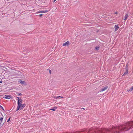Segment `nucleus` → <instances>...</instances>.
Returning <instances> with one entry per match:
<instances>
[{
  "label": "nucleus",
  "instance_id": "19",
  "mask_svg": "<svg viewBox=\"0 0 133 133\" xmlns=\"http://www.w3.org/2000/svg\"><path fill=\"white\" fill-rule=\"evenodd\" d=\"M42 15L43 14H41L39 15V16L40 17H41Z\"/></svg>",
  "mask_w": 133,
  "mask_h": 133
},
{
  "label": "nucleus",
  "instance_id": "17",
  "mask_svg": "<svg viewBox=\"0 0 133 133\" xmlns=\"http://www.w3.org/2000/svg\"><path fill=\"white\" fill-rule=\"evenodd\" d=\"M0 107L3 110H4L3 108L1 106V105H0Z\"/></svg>",
  "mask_w": 133,
  "mask_h": 133
},
{
  "label": "nucleus",
  "instance_id": "13",
  "mask_svg": "<svg viewBox=\"0 0 133 133\" xmlns=\"http://www.w3.org/2000/svg\"><path fill=\"white\" fill-rule=\"evenodd\" d=\"M19 83H21L22 84H24V81H21V80L19 81Z\"/></svg>",
  "mask_w": 133,
  "mask_h": 133
},
{
  "label": "nucleus",
  "instance_id": "21",
  "mask_svg": "<svg viewBox=\"0 0 133 133\" xmlns=\"http://www.w3.org/2000/svg\"><path fill=\"white\" fill-rule=\"evenodd\" d=\"M2 83V81H0V83Z\"/></svg>",
  "mask_w": 133,
  "mask_h": 133
},
{
  "label": "nucleus",
  "instance_id": "9",
  "mask_svg": "<svg viewBox=\"0 0 133 133\" xmlns=\"http://www.w3.org/2000/svg\"><path fill=\"white\" fill-rule=\"evenodd\" d=\"M115 31H116L118 29L119 27L118 25H116L115 26Z\"/></svg>",
  "mask_w": 133,
  "mask_h": 133
},
{
  "label": "nucleus",
  "instance_id": "11",
  "mask_svg": "<svg viewBox=\"0 0 133 133\" xmlns=\"http://www.w3.org/2000/svg\"><path fill=\"white\" fill-rule=\"evenodd\" d=\"M57 108L56 107H55L53 108L50 109L49 110H52V111H55V110L57 109Z\"/></svg>",
  "mask_w": 133,
  "mask_h": 133
},
{
  "label": "nucleus",
  "instance_id": "3",
  "mask_svg": "<svg viewBox=\"0 0 133 133\" xmlns=\"http://www.w3.org/2000/svg\"><path fill=\"white\" fill-rule=\"evenodd\" d=\"M18 99L17 105L22 104V99L20 97H17Z\"/></svg>",
  "mask_w": 133,
  "mask_h": 133
},
{
  "label": "nucleus",
  "instance_id": "7",
  "mask_svg": "<svg viewBox=\"0 0 133 133\" xmlns=\"http://www.w3.org/2000/svg\"><path fill=\"white\" fill-rule=\"evenodd\" d=\"M108 88V86H106L103 88H102L100 90V91H103L106 90Z\"/></svg>",
  "mask_w": 133,
  "mask_h": 133
},
{
  "label": "nucleus",
  "instance_id": "14",
  "mask_svg": "<svg viewBox=\"0 0 133 133\" xmlns=\"http://www.w3.org/2000/svg\"><path fill=\"white\" fill-rule=\"evenodd\" d=\"M95 49L96 50H98L99 49V47L98 46H96L95 47Z\"/></svg>",
  "mask_w": 133,
  "mask_h": 133
},
{
  "label": "nucleus",
  "instance_id": "10",
  "mask_svg": "<svg viewBox=\"0 0 133 133\" xmlns=\"http://www.w3.org/2000/svg\"><path fill=\"white\" fill-rule=\"evenodd\" d=\"M128 17V14H126L125 15L124 17V20H126V19H127Z\"/></svg>",
  "mask_w": 133,
  "mask_h": 133
},
{
  "label": "nucleus",
  "instance_id": "18",
  "mask_svg": "<svg viewBox=\"0 0 133 133\" xmlns=\"http://www.w3.org/2000/svg\"><path fill=\"white\" fill-rule=\"evenodd\" d=\"M18 96H21V95H22V94L21 93H19L18 94Z\"/></svg>",
  "mask_w": 133,
  "mask_h": 133
},
{
  "label": "nucleus",
  "instance_id": "26",
  "mask_svg": "<svg viewBox=\"0 0 133 133\" xmlns=\"http://www.w3.org/2000/svg\"><path fill=\"white\" fill-rule=\"evenodd\" d=\"M82 109H85L84 108H82Z\"/></svg>",
  "mask_w": 133,
  "mask_h": 133
},
{
  "label": "nucleus",
  "instance_id": "24",
  "mask_svg": "<svg viewBox=\"0 0 133 133\" xmlns=\"http://www.w3.org/2000/svg\"><path fill=\"white\" fill-rule=\"evenodd\" d=\"M117 12H116L115 13V14H117Z\"/></svg>",
  "mask_w": 133,
  "mask_h": 133
},
{
  "label": "nucleus",
  "instance_id": "1",
  "mask_svg": "<svg viewBox=\"0 0 133 133\" xmlns=\"http://www.w3.org/2000/svg\"><path fill=\"white\" fill-rule=\"evenodd\" d=\"M133 124V121L128 122L123 125L113 127L109 129L93 128L91 133H121L130 129Z\"/></svg>",
  "mask_w": 133,
  "mask_h": 133
},
{
  "label": "nucleus",
  "instance_id": "25",
  "mask_svg": "<svg viewBox=\"0 0 133 133\" xmlns=\"http://www.w3.org/2000/svg\"><path fill=\"white\" fill-rule=\"evenodd\" d=\"M49 72H50V73H51V70H50Z\"/></svg>",
  "mask_w": 133,
  "mask_h": 133
},
{
  "label": "nucleus",
  "instance_id": "5",
  "mask_svg": "<svg viewBox=\"0 0 133 133\" xmlns=\"http://www.w3.org/2000/svg\"><path fill=\"white\" fill-rule=\"evenodd\" d=\"M11 96L9 95H5L3 98H4L10 99L11 98Z\"/></svg>",
  "mask_w": 133,
  "mask_h": 133
},
{
  "label": "nucleus",
  "instance_id": "4",
  "mask_svg": "<svg viewBox=\"0 0 133 133\" xmlns=\"http://www.w3.org/2000/svg\"><path fill=\"white\" fill-rule=\"evenodd\" d=\"M125 71L124 72L123 75L128 74V66L127 64L125 67Z\"/></svg>",
  "mask_w": 133,
  "mask_h": 133
},
{
  "label": "nucleus",
  "instance_id": "20",
  "mask_svg": "<svg viewBox=\"0 0 133 133\" xmlns=\"http://www.w3.org/2000/svg\"><path fill=\"white\" fill-rule=\"evenodd\" d=\"M10 118L7 121V122H9L10 121Z\"/></svg>",
  "mask_w": 133,
  "mask_h": 133
},
{
  "label": "nucleus",
  "instance_id": "6",
  "mask_svg": "<svg viewBox=\"0 0 133 133\" xmlns=\"http://www.w3.org/2000/svg\"><path fill=\"white\" fill-rule=\"evenodd\" d=\"M48 12V11L47 10L39 11L38 12H37V14L41 13H45L47 12Z\"/></svg>",
  "mask_w": 133,
  "mask_h": 133
},
{
  "label": "nucleus",
  "instance_id": "8",
  "mask_svg": "<svg viewBox=\"0 0 133 133\" xmlns=\"http://www.w3.org/2000/svg\"><path fill=\"white\" fill-rule=\"evenodd\" d=\"M69 41H67L66 42L63 43V45L64 46H65L66 45L68 46V45H69Z\"/></svg>",
  "mask_w": 133,
  "mask_h": 133
},
{
  "label": "nucleus",
  "instance_id": "22",
  "mask_svg": "<svg viewBox=\"0 0 133 133\" xmlns=\"http://www.w3.org/2000/svg\"><path fill=\"white\" fill-rule=\"evenodd\" d=\"M131 88L132 89V90H133V86Z\"/></svg>",
  "mask_w": 133,
  "mask_h": 133
},
{
  "label": "nucleus",
  "instance_id": "16",
  "mask_svg": "<svg viewBox=\"0 0 133 133\" xmlns=\"http://www.w3.org/2000/svg\"><path fill=\"white\" fill-rule=\"evenodd\" d=\"M56 98H58L59 97L63 98V97H61V96H58L56 97Z\"/></svg>",
  "mask_w": 133,
  "mask_h": 133
},
{
  "label": "nucleus",
  "instance_id": "2",
  "mask_svg": "<svg viewBox=\"0 0 133 133\" xmlns=\"http://www.w3.org/2000/svg\"><path fill=\"white\" fill-rule=\"evenodd\" d=\"M25 106V104H22L17 105V109L16 110V111H18L19 109L20 110H21L24 108Z\"/></svg>",
  "mask_w": 133,
  "mask_h": 133
},
{
  "label": "nucleus",
  "instance_id": "23",
  "mask_svg": "<svg viewBox=\"0 0 133 133\" xmlns=\"http://www.w3.org/2000/svg\"><path fill=\"white\" fill-rule=\"evenodd\" d=\"M56 0H54V2Z\"/></svg>",
  "mask_w": 133,
  "mask_h": 133
},
{
  "label": "nucleus",
  "instance_id": "12",
  "mask_svg": "<svg viewBox=\"0 0 133 133\" xmlns=\"http://www.w3.org/2000/svg\"><path fill=\"white\" fill-rule=\"evenodd\" d=\"M1 115L2 116V117L0 118V121H1V122H2V121L3 120V116L2 113H1Z\"/></svg>",
  "mask_w": 133,
  "mask_h": 133
},
{
  "label": "nucleus",
  "instance_id": "15",
  "mask_svg": "<svg viewBox=\"0 0 133 133\" xmlns=\"http://www.w3.org/2000/svg\"><path fill=\"white\" fill-rule=\"evenodd\" d=\"M132 89H131V88H130V89H129V90H128V92H129V91H132Z\"/></svg>",
  "mask_w": 133,
  "mask_h": 133
}]
</instances>
